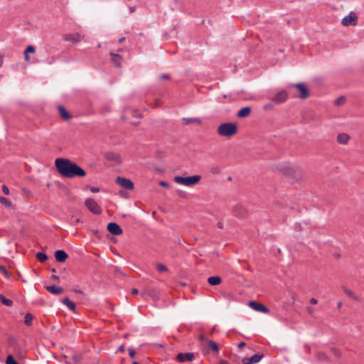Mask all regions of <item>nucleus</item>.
I'll list each match as a JSON object with an SVG mask.
<instances>
[{
    "label": "nucleus",
    "mask_w": 364,
    "mask_h": 364,
    "mask_svg": "<svg viewBox=\"0 0 364 364\" xmlns=\"http://www.w3.org/2000/svg\"><path fill=\"white\" fill-rule=\"evenodd\" d=\"M221 278L219 276H213L208 278V282L211 286H217L221 283Z\"/></svg>",
    "instance_id": "aec40b11"
},
{
    "label": "nucleus",
    "mask_w": 364,
    "mask_h": 364,
    "mask_svg": "<svg viewBox=\"0 0 364 364\" xmlns=\"http://www.w3.org/2000/svg\"><path fill=\"white\" fill-rule=\"evenodd\" d=\"M234 213L236 216L242 217L245 214L246 210L242 205H237L234 208Z\"/></svg>",
    "instance_id": "5701e85b"
},
{
    "label": "nucleus",
    "mask_w": 364,
    "mask_h": 364,
    "mask_svg": "<svg viewBox=\"0 0 364 364\" xmlns=\"http://www.w3.org/2000/svg\"><path fill=\"white\" fill-rule=\"evenodd\" d=\"M249 306L256 311L262 312L265 314L269 312L268 308H267L263 304H259L254 301H250Z\"/></svg>",
    "instance_id": "9d476101"
},
{
    "label": "nucleus",
    "mask_w": 364,
    "mask_h": 364,
    "mask_svg": "<svg viewBox=\"0 0 364 364\" xmlns=\"http://www.w3.org/2000/svg\"><path fill=\"white\" fill-rule=\"evenodd\" d=\"M219 364H228L225 360H222Z\"/></svg>",
    "instance_id": "052dcab7"
},
{
    "label": "nucleus",
    "mask_w": 364,
    "mask_h": 364,
    "mask_svg": "<svg viewBox=\"0 0 364 364\" xmlns=\"http://www.w3.org/2000/svg\"><path fill=\"white\" fill-rule=\"evenodd\" d=\"M55 165L58 172L65 178L83 177L86 175L85 171L81 167L68 159H56Z\"/></svg>",
    "instance_id": "f257e3e1"
},
{
    "label": "nucleus",
    "mask_w": 364,
    "mask_h": 364,
    "mask_svg": "<svg viewBox=\"0 0 364 364\" xmlns=\"http://www.w3.org/2000/svg\"><path fill=\"white\" fill-rule=\"evenodd\" d=\"M36 49L34 46H28L26 49L25 50V52L27 53H33L35 52Z\"/></svg>",
    "instance_id": "e433bc0d"
},
{
    "label": "nucleus",
    "mask_w": 364,
    "mask_h": 364,
    "mask_svg": "<svg viewBox=\"0 0 364 364\" xmlns=\"http://www.w3.org/2000/svg\"><path fill=\"white\" fill-rule=\"evenodd\" d=\"M201 179V176L199 175H194L188 177L175 176L173 180L178 184L183 185L185 186H192L197 184Z\"/></svg>",
    "instance_id": "7ed1b4c3"
},
{
    "label": "nucleus",
    "mask_w": 364,
    "mask_h": 364,
    "mask_svg": "<svg viewBox=\"0 0 364 364\" xmlns=\"http://www.w3.org/2000/svg\"><path fill=\"white\" fill-rule=\"evenodd\" d=\"M2 191H3V192H4V194H6V195H9V188H8L6 186H5V185H4V186H2Z\"/></svg>",
    "instance_id": "58836bf2"
},
{
    "label": "nucleus",
    "mask_w": 364,
    "mask_h": 364,
    "mask_svg": "<svg viewBox=\"0 0 364 364\" xmlns=\"http://www.w3.org/2000/svg\"><path fill=\"white\" fill-rule=\"evenodd\" d=\"M343 291L348 296H350V298L356 300V301H359V298L349 289H348L347 287H343Z\"/></svg>",
    "instance_id": "bb28decb"
},
{
    "label": "nucleus",
    "mask_w": 364,
    "mask_h": 364,
    "mask_svg": "<svg viewBox=\"0 0 364 364\" xmlns=\"http://www.w3.org/2000/svg\"><path fill=\"white\" fill-rule=\"evenodd\" d=\"M334 353L337 355V356H339L341 355V353L339 350H334Z\"/></svg>",
    "instance_id": "5fc2aeb1"
},
{
    "label": "nucleus",
    "mask_w": 364,
    "mask_h": 364,
    "mask_svg": "<svg viewBox=\"0 0 364 364\" xmlns=\"http://www.w3.org/2000/svg\"><path fill=\"white\" fill-rule=\"evenodd\" d=\"M82 223V221H81V220H80V219H79V218H77V219H76L75 221L72 222V223H73V225H76V224H77V223Z\"/></svg>",
    "instance_id": "09e8293b"
},
{
    "label": "nucleus",
    "mask_w": 364,
    "mask_h": 364,
    "mask_svg": "<svg viewBox=\"0 0 364 364\" xmlns=\"http://www.w3.org/2000/svg\"><path fill=\"white\" fill-rule=\"evenodd\" d=\"M205 346L208 348H210V350H212L213 352H215V353H218L219 350L218 344L213 341H210V340L207 341Z\"/></svg>",
    "instance_id": "b1692460"
},
{
    "label": "nucleus",
    "mask_w": 364,
    "mask_h": 364,
    "mask_svg": "<svg viewBox=\"0 0 364 364\" xmlns=\"http://www.w3.org/2000/svg\"><path fill=\"white\" fill-rule=\"evenodd\" d=\"M287 97V92L285 90H281L275 94V95L272 98V100L276 104H280L285 102Z\"/></svg>",
    "instance_id": "0eeeda50"
},
{
    "label": "nucleus",
    "mask_w": 364,
    "mask_h": 364,
    "mask_svg": "<svg viewBox=\"0 0 364 364\" xmlns=\"http://www.w3.org/2000/svg\"><path fill=\"white\" fill-rule=\"evenodd\" d=\"M2 63H3V59H2L1 56L0 55V67L2 65Z\"/></svg>",
    "instance_id": "13d9d810"
},
{
    "label": "nucleus",
    "mask_w": 364,
    "mask_h": 364,
    "mask_svg": "<svg viewBox=\"0 0 364 364\" xmlns=\"http://www.w3.org/2000/svg\"><path fill=\"white\" fill-rule=\"evenodd\" d=\"M142 295H147L153 299H157L159 296V291L154 288H145L142 292Z\"/></svg>",
    "instance_id": "f8f14e48"
},
{
    "label": "nucleus",
    "mask_w": 364,
    "mask_h": 364,
    "mask_svg": "<svg viewBox=\"0 0 364 364\" xmlns=\"http://www.w3.org/2000/svg\"><path fill=\"white\" fill-rule=\"evenodd\" d=\"M63 304L68 306L71 311H75V304L71 301L68 298H65L62 301Z\"/></svg>",
    "instance_id": "a878e982"
},
{
    "label": "nucleus",
    "mask_w": 364,
    "mask_h": 364,
    "mask_svg": "<svg viewBox=\"0 0 364 364\" xmlns=\"http://www.w3.org/2000/svg\"><path fill=\"white\" fill-rule=\"evenodd\" d=\"M159 184H160V186H164V187H166V188H169L170 187L169 184L167 182H166V181H161L159 183Z\"/></svg>",
    "instance_id": "a19ab883"
},
{
    "label": "nucleus",
    "mask_w": 364,
    "mask_h": 364,
    "mask_svg": "<svg viewBox=\"0 0 364 364\" xmlns=\"http://www.w3.org/2000/svg\"><path fill=\"white\" fill-rule=\"evenodd\" d=\"M306 310H307V311H308L310 314H313V312H314V309H313V308H312V307H311V306H308V307H306Z\"/></svg>",
    "instance_id": "49530a36"
},
{
    "label": "nucleus",
    "mask_w": 364,
    "mask_h": 364,
    "mask_svg": "<svg viewBox=\"0 0 364 364\" xmlns=\"http://www.w3.org/2000/svg\"><path fill=\"white\" fill-rule=\"evenodd\" d=\"M59 113L60 117L65 120H68L70 118V114L67 112V110L63 106L58 107Z\"/></svg>",
    "instance_id": "393cba45"
},
{
    "label": "nucleus",
    "mask_w": 364,
    "mask_h": 364,
    "mask_svg": "<svg viewBox=\"0 0 364 364\" xmlns=\"http://www.w3.org/2000/svg\"><path fill=\"white\" fill-rule=\"evenodd\" d=\"M73 359H74L75 360H78L80 359V357H79V356H77V355H76V356H74V357H73Z\"/></svg>",
    "instance_id": "4d7b16f0"
},
{
    "label": "nucleus",
    "mask_w": 364,
    "mask_h": 364,
    "mask_svg": "<svg viewBox=\"0 0 364 364\" xmlns=\"http://www.w3.org/2000/svg\"><path fill=\"white\" fill-rule=\"evenodd\" d=\"M55 257L58 262H63L68 257V255L64 250H59L55 251Z\"/></svg>",
    "instance_id": "2eb2a0df"
},
{
    "label": "nucleus",
    "mask_w": 364,
    "mask_h": 364,
    "mask_svg": "<svg viewBox=\"0 0 364 364\" xmlns=\"http://www.w3.org/2000/svg\"><path fill=\"white\" fill-rule=\"evenodd\" d=\"M90 191L92 192V193H97L100 191V189L99 188H97V187H91L90 188Z\"/></svg>",
    "instance_id": "c03bdc74"
},
{
    "label": "nucleus",
    "mask_w": 364,
    "mask_h": 364,
    "mask_svg": "<svg viewBox=\"0 0 364 364\" xmlns=\"http://www.w3.org/2000/svg\"><path fill=\"white\" fill-rule=\"evenodd\" d=\"M108 231L114 235H119L122 234V229L116 223H109L107 225Z\"/></svg>",
    "instance_id": "1a4fd4ad"
},
{
    "label": "nucleus",
    "mask_w": 364,
    "mask_h": 364,
    "mask_svg": "<svg viewBox=\"0 0 364 364\" xmlns=\"http://www.w3.org/2000/svg\"><path fill=\"white\" fill-rule=\"evenodd\" d=\"M0 272L7 278L10 277V274L5 267L0 266Z\"/></svg>",
    "instance_id": "c9c22d12"
},
{
    "label": "nucleus",
    "mask_w": 364,
    "mask_h": 364,
    "mask_svg": "<svg viewBox=\"0 0 364 364\" xmlns=\"http://www.w3.org/2000/svg\"><path fill=\"white\" fill-rule=\"evenodd\" d=\"M127 337H128V334H125L124 338H127Z\"/></svg>",
    "instance_id": "69168bd1"
},
{
    "label": "nucleus",
    "mask_w": 364,
    "mask_h": 364,
    "mask_svg": "<svg viewBox=\"0 0 364 364\" xmlns=\"http://www.w3.org/2000/svg\"><path fill=\"white\" fill-rule=\"evenodd\" d=\"M218 227L219 228H223L222 223H218Z\"/></svg>",
    "instance_id": "bf43d9fd"
},
{
    "label": "nucleus",
    "mask_w": 364,
    "mask_h": 364,
    "mask_svg": "<svg viewBox=\"0 0 364 364\" xmlns=\"http://www.w3.org/2000/svg\"><path fill=\"white\" fill-rule=\"evenodd\" d=\"M139 291L136 289H133L132 291V293L134 295H136L138 294Z\"/></svg>",
    "instance_id": "603ef678"
},
{
    "label": "nucleus",
    "mask_w": 364,
    "mask_h": 364,
    "mask_svg": "<svg viewBox=\"0 0 364 364\" xmlns=\"http://www.w3.org/2000/svg\"><path fill=\"white\" fill-rule=\"evenodd\" d=\"M24 59L26 62L30 61V56H29L28 53H26L25 51H24Z\"/></svg>",
    "instance_id": "79ce46f5"
},
{
    "label": "nucleus",
    "mask_w": 364,
    "mask_h": 364,
    "mask_svg": "<svg viewBox=\"0 0 364 364\" xmlns=\"http://www.w3.org/2000/svg\"><path fill=\"white\" fill-rule=\"evenodd\" d=\"M182 122L183 124H200L201 120L199 118L197 117H187V118H183Z\"/></svg>",
    "instance_id": "f3484780"
},
{
    "label": "nucleus",
    "mask_w": 364,
    "mask_h": 364,
    "mask_svg": "<svg viewBox=\"0 0 364 364\" xmlns=\"http://www.w3.org/2000/svg\"><path fill=\"white\" fill-rule=\"evenodd\" d=\"M55 60H56V57L53 55L46 59V63L49 65H51L52 63H53L55 61Z\"/></svg>",
    "instance_id": "4c0bfd02"
},
{
    "label": "nucleus",
    "mask_w": 364,
    "mask_h": 364,
    "mask_svg": "<svg viewBox=\"0 0 364 364\" xmlns=\"http://www.w3.org/2000/svg\"><path fill=\"white\" fill-rule=\"evenodd\" d=\"M36 257L41 262H44L48 259V256L43 252H38L36 254Z\"/></svg>",
    "instance_id": "7c9ffc66"
},
{
    "label": "nucleus",
    "mask_w": 364,
    "mask_h": 364,
    "mask_svg": "<svg viewBox=\"0 0 364 364\" xmlns=\"http://www.w3.org/2000/svg\"><path fill=\"white\" fill-rule=\"evenodd\" d=\"M81 36L79 33L66 34L64 36V40L76 44L81 41Z\"/></svg>",
    "instance_id": "ddd939ff"
},
{
    "label": "nucleus",
    "mask_w": 364,
    "mask_h": 364,
    "mask_svg": "<svg viewBox=\"0 0 364 364\" xmlns=\"http://www.w3.org/2000/svg\"><path fill=\"white\" fill-rule=\"evenodd\" d=\"M46 289L53 294H60L63 292V288L56 285L47 286Z\"/></svg>",
    "instance_id": "dca6fc26"
},
{
    "label": "nucleus",
    "mask_w": 364,
    "mask_h": 364,
    "mask_svg": "<svg viewBox=\"0 0 364 364\" xmlns=\"http://www.w3.org/2000/svg\"><path fill=\"white\" fill-rule=\"evenodd\" d=\"M264 357L263 354H255L252 355V357L247 358V362L250 364H256L259 363L262 358Z\"/></svg>",
    "instance_id": "412c9836"
},
{
    "label": "nucleus",
    "mask_w": 364,
    "mask_h": 364,
    "mask_svg": "<svg viewBox=\"0 0 364 364\" xmlns=\"http://www.w3.org/2000/svg\"><path fill=\"white\" fill-rule=\"evenodd\" d=\"M132 364H139V363H137L136 361H134L132 363Z\"/></svg>",
    "instance_id": "0e129e2a"
},
{
    "label": "nucleus",
    "mask_w": 364,
    "mask_h": 364,
    "mask_svg": "<svg viewBox=\"0 0 364 364\" xmlns=\"http://www.w3.org/2000/svg\"><path fill=\"white\" fill-rule=\"evenodd\" d=\"M156 269L158 271L161 272H165L168 271V268L161 263L156 264Z\"/></svg>",
    "instance_id": "72a5a7b5"
},
{
    "label": "nucleus",
    "mask_w": 364,
    "mask_h": 364,
    "mask_svg": "<svg viewBox=\"0 0 364 364\" xmlns=\"http://www.w3.org/2000/svg\"><path fill=\"white\" fill-rule=\"evenodd\" d=\"M124 350H125L124 346L123 345H122V346H119L117 352L118 351H119V352H124Z\"/></svg>",
    "instance_id": "a18cd8bd"
},
{
    "label": "nucleus",
    "mask_w": 364,
    "mask_h": 364,
    "mask_svg": "<svg viewBox=\"0 0 364 364\" xmlns=\"http://www.w3.org/2000/svg\"><path fill=\"white\" fill-rule=\"evenodd\" d=\"M53 278L54 279H58V277L55 276V275H54V276H53Z\"/></svg>",
    "instance_id": "e2e57ef3"
},
{
    "label": "nucleus",
    "mask_w": 364,
    "mask_h": 364,
    "mask_svg": "<svg viewBox=\"0 0 364 364\" xmlns=\"http://www.w3.org/2000/svg\"><path fill=\"white\" fill-rule=\"evenodd\" d=\"M105 158L107 160L114 161V162H115L117 164H120L121 163L120 156L117 153L107 152V153L105 154Z\"/></svg>",
    "instance_id": "4468645a"
},
{
    "label": "nucleus",
    "mask_w": 364,
    "mask_h": 364,
    "mask_svg": "<svg viewBox=\"0 0 364 364\" xmlns=\"http://www.w3.org/2000/svg\"><path fill=\"white\" fill-rule=\"evenodd\" d=\"M0 203L7 208H11L12 207L11 202L4 197L0 196Z\"/></svg>",
    "instance_id": "c85d7f7f"
},
{
    "label": "nucleus",
    "mask_w": 364,
    "mask_h": 364,
    "mask_svg": "<svg viewBox=\"0 0 364 364\" xmlns=\"http://www.w3.org/2000/svg\"><path fill=\"white\" fill-rule=\"evenodd\" d=\"M251 113V108L250 107H245L242 108L237 114V117L240 118H244L249 116Z\"/></svg>",
    "instance_id": "a211bd4d"
},
{
    "label": "nucleus",
    "mask_w": 364,
    "mask_h": 364,
    "mask_svg": "<svg viewBox=\"0 0 364 364\" xmlns=\"http://www.w3.org/2000/svg\"><path fill=\"white\" fill-rule=\"evenodd\" d=\"M350 139V136L346 133H341L338 135L337 141L341 144H346Z\"/></svg>",
    "instance_id": "6ab92c4d"
},
{
    "label": "nucleus",
    "mask_w": 364,
    "mask_h": 364,
    "mask_svg": "<svg viewBox=\"0 0 364 364\" xmlns=\"http://www.w3.org/2000/svg\"><path fill=\"white\" fill-rule=\"evenodd\" d=\"M346 99L344 96H341L334 101V105L337 107L341 106L346 102Z\"/></svg>",
    "instance_id": "c756f323"
},
{
    "label": "nucleus",
    "mask_w": 364,
    "mask_h": 364,
    "mask_svg": "<svg viewBox=\"0 0 364 364\" xmlns=\"http://www.w3.org/2000/svg\"><path fill=\"white\" fill-rule=\"evenodd\" d=\"M245 346V343L244 342H240L239 344H238V348H242Z\"/></svg>",
    "instance_id": "864d4df0"
},
{
    "label": "nucleus",
    "mask_w": 364,
    "mask_h": 364,
    "mask_svg": "<svg viewBox=\"0 0 364 364\" xmlns=\"http://www.w3.org/2000/svg\"><path fill=\"white\" fill-rule=\"evenodd\" d=\"M32 320H33V316L28 313L26 314V316H25V323L27 325V326H31V323H32Z\"/></svg>",
    "instance_id": "2f4dec72"
},
{
    "label": "nucleus",
    "mask_w": 364,
    "mask_h": 364,
    "mask_svg": "<svg viewBox=\"0 0 364 364\" xmlns=\"http://www.w3.org/2000/svg\"><path fill=\"white\" fill-rule=\"evenodd\" d=\"M273 107V105L272 104H267L264 106V109L266 110L270 109Z\"/></svg>",
    "instance_id": "37998d69"
},
{
    "label": "nucleus",
    "mask_w": 364,
    "mask_h": 364,
    "mask_svg": "<svg viewBox=\"0 0 364 364\" xmlns=\"http://www.w3.org/2000/svg\"><path fill=\"white\" fill-rule=\"evenodd\" d=\"M6 364H18L11 355H9L6 358Z\"/></svg>",
    "instance_id": "f704fd0d"
},
{
    "label": "nucleus",
    "mask_w": 364,
    "mask_h": 364,
    "mask_svg": "<svg viewBox=\"0 0 364 364\" xmlns=\"http://www.w3.org/2000/svg\"><path fill=\"white\" fill-rule=\"evenodd\" d=\"M237 131V126L235 123L226 122L221 124L218 127V134L221 136L231 137L234 136Z\"/></svg>",
    "instance_id": "f03ea898"
},
{
    "label": "nucleus",
    "mask_w": 364,
    "mask_h": 364,
    "mask_svg": "<svg viewBox=\"0 0 364 364\" xmlns=\"http://www.w3.org/2000/svg\"><path fill=\"white\" fill-rule=\"evenodd\" d=\"M0 301L7 306H11L13 304V301L11 300L6 299L2 294H0Z\"/></svg>",
    "instance_id": "cd10ccee"
},
{
    "label": "nucleus",
    "mask_w": 364,
    "mask_h": 364,
    "mask_svg": "<svg viewBox=\"0 0 364 364\" xmlns=\"http://www.w3.org/2000/svg\"><path fill=\"white\" fill-rule=\"evenodd\" d=\"M135 11H136V7L135 6H131L129 8L130 13H134Z\"/></svg>",
    "instance_id": "3c124183"
},
{
    "label": "nucleus",
    "mask_w": 364,
    "mask_h": 364,
    "mask_svg": "<svg viewBox=\"0 0 364 364\" xmlns=\"http://www.w3.org/2000/svg\"><path fill=\"white\" fill-rule=\"evenodd\" d=\"M200 340L201 341L204 342V344H205V345L206 344V341H208V340H206V339L205 338V337H204V336H203V335H200Z\"/></svg>",
    "instance_id": "de8ad7c7"
},
{
    "label": "nucleus",
    "mask_w": 364,
    "mask_h": 364,
    "mask_svg": "<svg viewBox=\"0 0 364 364\" xmlns=\"http://www.w3.org/2000/svg\"><path fill=\"white\" fill-rule=\"evenodd\" d=\"M310 302H311L312 304H316L318 301H317V300H316V299H314V298H311V299H310Z\"/></svg>",
    "instance_id": "8fccbe9b"
},
{
    "label": "nucleus",
    "mask_w": 364,
    "mask_h": 364,
    "mask_svg": "<svg viewBox=\"0 0 364 364\" xmlns=\"http://www.w3.org/2000/svg\"><path fill=\"white\" fill-rule=\"evenodd\" d=\"M357 22L358 16L354 11H350L348 15L345 16L341 21V23L344 26H355Z\"/></svg>",
    "instance_id": "39448f33"
},
{
    "label": "nucleus",
    "mask_w": 364,
    "mask_h": 364,
    "mask_svg": "<svg viewBox=\"0 0 364 364\" xmlns=\"http://www.w3.org/2000/svg\"><path fill=\"white\" fill-rule=\"evenodd\" d=\"M124 40H125V38H124V37H122V38H119V43H122Z\"/></svg>",
    "instance_id": "6e6d98bb"
},
{
    "label": "nucleus",
    "mask_w": 364,
    "mask_h": 364,
    "mask_svg": "<svg viewBox=\"0 0 364 364\" xmlns=\"http://www.w3.org/2000/svg\"><path fill=\"white\" fill-rule=\"evenodd\" d=\"M194 359L195 355L193 353H180L176 356V360L181 363H183L186 361L191 362Z\"/></svg>",
    "instance_id": "6e6552de"
},
{
    "label": "nucleus",
    "mask_w": 364,
    "mask_h": 364,
    "mask_svg": "<svg viewBox=\"0 0 364 364\" xmlns=\"http://www.w3.org/2000/svg\"><path fill=\"white\" fill-rule=\"evenodd\" d=\"M112 63L117 67H119L121 65L122 56L119 54H116L114 53H110Z\"/></svg>",
    "instance_id": "4be33fe9"
},
{
    "label": "nucleus",
    "mask_w": 364,
    "mask_h": 364,
    "mask_svg": "<svg viewBox=\"0 0 364 364\" xmlns=\"http://www.w3.org/2000/svg\"><path fill=\"white\" fill-rule=\"evenodd\" d=\"M85 205L90 212L94 214L100 215L102 213V210L100 205L92 198L86 199L85 201Z\"/></svg>",
    "instance_id": "20e7f679"
},
{
    "label": "nucleus",
    "mask_w": 364,
    "mask_h": 364,
    "mask_svg": "<svg viewBox=\"0 0 364 364\" xmlns=\"http://www.w3.org/2000/svg\"><path fill=\"white\" fill-rule=\"evenodd\" d=\"M128 350H129V355L130 358H134V356L136 355L135 351L132 348H129Z\"/></svg>",
    "instance_id": "ea45409f"
},
{
    "label": "nucleus",
    "mask_w": 364,
    "mask_h": 364,
    "mask_svg": "<svg viewBox=\"0 0 364 364\" xmlns=\"http://www.w3.org/2000/svg\"><path fill=\"white\" fill-rule=\"evenodd\" d=\"M220 168L218 166H213L210 168V173L214 175L220 174Z\"/></svg>",
    "instance_id": "473e14b6"
},
{
    "label": "nucleus",
    "mask_w": 364,
    "mask_h": 364,
    "mask_svg": "<svg viewBox=\"0 0 364 364\" xmlns=\"http://www.w3.org/2000/svg\"><path fill=\"white\" fill-rule=\"evenodd\" d=\"M342 306V303L340 301L338 303V307L340 308Z\"/></svg>",
    "instance_id": "680f3d73"
},
{
    "label": "nucleus",
    "mask_w": 364,
    "mask_h": 364,
    "mask_svg": "<svg viewBox=\"0 0 364 364\" xmlns=\"http://www.w3.org/2000/svg\"><path fill=\"white\" fill-rule=\"evenodd\" d=\"M116 183L120 186L121 187L127 189V190H132L134 189V183L133 182L126 178L123 177H117L116 178Z\"/></svg>",
    "instance_id": "423d86ee"
},
{
    "label": "nucleus",
    "mask_w": 364,
    "mask_h": 364,
    "mask_svg": "<svg viewBox=\"0 0 364 364\" xmlns=\"http://www.w3.org/2000/svg\"><path fill=\"white\" fill-rule=\"evenodd\" d=\"M299 91V97L301 99H306L309 96V91L307 87L304 83H297L293 85Z\"/></svg>",
    "instance_id": "9b49d317"
}]
</instances>
